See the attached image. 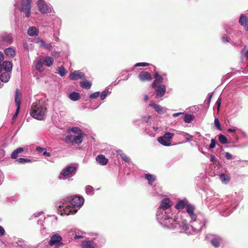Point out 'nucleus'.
Returning <instances> with one entry per match:
<instances>
[{"mask_svg": "<svg viewBox=\"0 0 248 248\" xmlns=\"http://www.w3.org/2000/svg\"><path fill=\"white\" fill-rule=\"evenodd\" d=\"M122 159L126 162H130V158L125 154L122 153L120 155Z\"/></svg>", "mask_w": 248, "mask_h": 248, "instance_id": "obj_41", "label": "nucleus"}, {"mask_svg": "<svg viewBox=\"0 0 248 248\" xmlns=\"http://www.w3.org/2000/svg\"><path fill=\"white\" fill-rule=\"evenodd\" d=\"M10 76L8 72H4L0 76V79L3 82H7L10 78Z\"/></svg>", "mask_w": 248, "mask_h": 248, "instance_id": "obj_25", "label": "nucleus"}, {"mask_svg": "<svg viewBox=\"0 0 248 248\" xmlns=\"http://www.w3.org/2000/svg\"><path fill=\"white\" fill-rule=\"evenodd\" d=\"M62 240V238L61 235L58 233H56L51 236L48 243L51 246L57 244L59 247L60 245H63L62 243L61 242Z\"/></svg>", "mask_w": 248, "mask_h": 248, "instance_id": "obj_7", "label": "nucleus"}, {"mask_svg": "<svg viewBox=\"0 0 248 248\" xmlns=\"http://www.w3.org/2000/svg\"><path fill=\"white\" fill-rule=\"evenodd\" d=\"M46 110V106L40 101L36 103H33L30 115L36 119L42 120L44 119Z\"/></svg>", "mask_w": 248, "mask_h": 248, "instance_id": "obj_2", "label": "nucleus"}, {"mask_svg": "<svg viewBox=\"0 0 248 248\" xmlns=\"http://www.w3.org/2000/svg\"><path fill=\"white\" fill-rule=\"evenodd\" d=\"M82 248H96V244L93 240H84L81 242Z\"/></svg>", "mask_w": 248, "mask_h": 248, "instance_id": "obj_13", "label": "nucleus"}, {"mask_svg": "<svg viewBox=\"0 0 248 248\" xmlns=\"http://www.w3.org/2000/svg\"><path fill=\"white\" fill-rule=\"evenodd\" d=\"M149 99V96L147 95H145L144 98V100L147 101Z\"/></svg>", "mask_w": 248, "mask_h": 248, "instance_id": "obj_59", "label": "nucleus"}, {"mask_svg": "<svg viewBox=\"0 0 248 248\" xmlns=\"http://www.w3.org/2000/svg\"><path fill=\"white\" fill-rule=\"evenodd\" d=\"M194 117L193 115L186 114L184 116V120L186 123H189L194 119Z\"/></svg>", "mask_w": 248, "mask_h": 248, "instance_id": "obj_35", "label": "nucleus"}, {"mask_svg": "<svg viewBox=\"0 0 248 248\" xmlns=\"http://www.w3.org/2000/svg\"><path fill=\"white\" fill-rule=\"evenodd\" d=\"M149 105L153 107L155 110L158 113H161L163 112V108L160 105L155 103L150 104Z\"/></svg>", "mask_w": 248, "mask_h": 248, "instance_id": "obj_28", "label": "nucleus"}, {"mask_svg": "<svg viewBox=\"0 0 248 248\" xmlns=\"http://www.w3.org/2000/svg\"><path fill=\"white\" fill-rule=\"evenodd\" d=\"M76 168L73 166H67L62 171L61 173L59 176L60 179H64V177L68 176L71 177L74 174L76 171Z\"/></svg>", "mask_w": 248, "mask_h": 248, "instance_id": "obj_6", "label": "nucleus"}, {"mask_svg": "<svg viewBox=\"0 0 248 248\" xmlns=\"http://www.w3.org/2000/svg\"><path fill=\"white\" fill-rule=\"evenodd\" d=\"M228 132H231V133H235V131H236V130L235 129H232V128H229L228 129Z\"/></svg>", "mask_w": 248, "mask_h": 248, "instance_id": "obj_55", "label": "nucleus"}, {"mask_svg": "<svg viewBox=\"0 0 248 248\" xmlns=\"http://www.w3.org/2000/svg\"><path fill=\"white\" fill-rule=\"evenodd\" d=\"M79 84L82 88L87 89H90L92 86L91 82L87 80L80 81Z\"/></svg>", "mask_w": 248, "mask_h": 248, "instance_id": "obj_24", "label": "nucleus"}, {"mask_svg": "<svg viewBox=\"0 0 248 248\" xmlns=\"http://www.w3.org/2000/svg\"><path fill=\"white\" fill-rule=\"evenodd\" d=\"M36 150L39 153H43V155L47 156H50L51 154L50 153L47 152L46 149L45 148H42L40 146H37L36 148Z\"/></svg>", "mask_w": 248, "mask_h": 248, "instance_id": "obj_29", "label": "nucleus"}, {"mask_svg": "<svg viewBox=\"0 0 248 248\" xmlns=\"http://www.w3.org/2000/svg\"><path fill=\"white\" fill-rule=\"evenodd\" d=\"M221 98H219L217 100V109L218 110L219 109L220 106L221 105Z\"/></svg>", "mask_w": 248, "mask_h": 248, "instance_id": "obj_51", "label": "nucleus"}, {"mask_svg": "<svg viewBox=\"0 0 248 248\" xmlns=\"http://www.w3.org/2000/svg\"><path fill=\"white\" fill-rule=\"evenodd\" d=\"M180 114H181V113H173L172 114V116L173 117H177V116H178Z\"/></svg>", "mask_w": 248, "mask_h": 248, "instance_id": "obj_58", "label": "nucleus"}, {"mask_svg": "<svg viewBox=\"0 0 248 248\" xmlns=\"http://www.w3.org/2000/svg\"><path fill=\"white\" fill-rule=\"evenodd\" d=\"M100 95V93L99 92H97L91 94L90 95V98L91 99H95L97 98Z\"/></svg>", "mask_w": 248, "mask_h": 248, "instance_id": "obj_44", "label": "nucleus"}, {"mask_svg": "<svg viewBox=\"0 0 248 248\" xmlns=\"http://www.w3.org/2000/svg\"><path fill=\"white\" fill-rule=\"evenodd\" d=\"M54 60L52 57H47L44 61V63L46 66H50L52 65Z\"/></svg>", "mask_w": 248, "mask_h": 248, "instance_id": "obj_33", "label": "nucleus"}, {"mask_svg": "<svg viewBox=\"0 0 248 248\" xmlns=\"http://www.w3.org/2000/svg\"><path fill=\"white\" fill-rule=\"evenodd\" d=\"M24 151V149L22 147H19L14 150L11 155V157L13 159H16L18 155Z\"/></svg>", "mask_w": 248, "mask_h": 248, "instance_id": "obj_19", "label": "nucleus"}, {"mask_svg": "<svg viewBox=\"0 0 248 248\" xmlns=\"http://www.w3.org/2000/svg\"><path fill=\"white\" fill-rule=\"evenodd\" d=\"M35 67L36 69L39 72H42L44 71V67L41 60H37L35 62Z\"/></svg>", "mask_w": 248, "mask_h": 248, "instance_id": "obj_30", "label": "nucleus"}, {"mask_svg": "<svg viewBox=\"0 0 248 248\" xmlns=\"http://www.w3.org/2000/svg\"><path fill=\"white\" fill-rule=\"evenodd\" d=\"M173 133L167 132L163 136L158 137L157 141L163 145L170 146L171 143L170 140L173 137Z\"/></svg>", "mask_w": 248, "mask_h": 248, "instance_id": "obj_5", "label": "nucleus"}, {"mask_svg": "<svg viewBox=\"0 0 248 248\" xmlns=\"http://www.w3.org/2000/svg\"><path fill=\"white\" fill-rule=\"evenodd\" d=\"M69 77L71 80H77L79 79H84L85 78V74L78 71H75L70 74Z\"/></svg>", "mask_w": 248, "mask_h": 248, "instance_id": "obj_10", "label": "nucleus"}, {"mask_svg": "<svg viewBox=\"0 0 248 248\" xmlns=\"http://www.w3.org/2000/svg\"><path fill=\"white\" fill-rule=\"evenodd\" d=\"M5 233V231L4 229V228L0 226V237H1L4 235Z\"/></svg>", "mask_w": 248, "mask_h": 248, "instance_id": "obj_50", "label": "nucleus"}, {"mask_svg": "<svg viewBox=\"0 0 248 248\" xmlns=\"http://www.w3.org/2000/svg\"><path fill=\"white\" fill-rule=\"evenodd\" d=\"M138 78L142 81H150L152 79L150 74L146 71L140 72L138 76Z\"/></svg>", "mask_w": 248, "mask_h": 248, "instance_id": "obj_11", "label": "nucleus"}, {"mask_svg": "<svg viewBox=\"0 0 248 248\" xmlns=\"http://www.w3.org/2000/svg\"><path fill=\"white\" fill-rule=\"evenodd\" d=\"M170 200L169 198H165L161 202L159 208L163 210H165L170 207Z\"/></svg>", "mask_w": 248, "mask_h": 248, "instance_id": "obj_14", "label": "nucleus"}, {"mask_svg": "<svg viewBox=\"0 0 248 248\" xmlns=\"http://www.w3.org/2000/svg\"><path fill=\"white\" fill-rule=\"evenodd\" d=\"M239 22L241 25L244 26L246 31H248V16L244 15L241 16Z\"/></svg>", "mask_w": 248, "mask_h": 248, "instance_id": "obj_16", "label": "nucleus"}, {"mask_svg": "<svg viewBox=\"0 0 248 248\" xmlns=\"http://www.w3.org/2000/svg\"><path fill=\"white\" fill-rule=\"evenodd\" d=\"M0 42L11 44L13 42V38L11 33L3 32L0 35Z\"/></svg>", "mask_w": 248, "mask_h": 248, "instance_id": "obj_8", "label": "nucleus"}, {"mask_svg": "<svg viewBox=\"0 0 248 248\" xmlns=\"http://www.w3.org/2000/svg\"><path fill=\"white\" fill-rule=\"evenodd\" d=\"M69 131L78 134V135H81L83 137H84L85 136V134L83 133L82 130L78 127H73Z\"/></svg>", "mask_w": 248, "mask_h": 248, "instance_id": "obj_22", "label": "nucleus"}, {"mask_svg": "<svg viewBox=\"0 0 248 248\" xmlns=\"http://www.w3.org/2000/svg\"><path fill=\"white\" fill-rule=\"evenodd\" d=\"M4 53L7 56L11 58H13L16 55L15 49L11 47L6 48Z\"/></svg>", "mask_w": 248, "mask_h": 248, "instance_id": "obj_20", "label": "nucleus"}, {"mask_svg": "<svg viewBox=\"0 0 248 248\" xmlns=\"http://www.w3.org/2000/svg\"><path fill=\"white\" fill-rule=\"evenodd\" d=\"M156 83H157V82H155V80H154L153 83L152 84V87L153 88H155L156 87Z\"/></svg>", "mask_w": 248, "mask_h": 248, "instance_id": "obj_53", "label": "nucleus"}, {"mask_svg": "<svg viewBox=\"0 0 248 248\" xmlns=\"http://www.w3.org/2000/svg\"><path fill=\"white\" fill-rule=\"evenodd\" d=\"M228 37H222V40L223 42H228Z\"/></svg>", "mask_w": 248, "mask_h": 248, "instance_id": "obj_56", "label": "nucleus"}, {"mask_svg": "<svg viewBox=\"0 0 248 248\" xmlns=\"http://www.w3.org/2000/svg\"><path fill=\"white\" fill-rule=\"evenodd\" d=\"M210 160L211 162L215 163L217 161V158L214 155H211L210 157Z\"/></svg>", "mask_w": 248, "mask_h": 248, "instance_id": "obj_52", "label": "nucleus"}, {"mask_svg": "<svg viewBox=\"0 0 248 248\" xmlns=\"http://www.w3.org/2000/svg\"><path fill=\"white\" fill-rule=\"evenodd\" d=\"M216 144V141L215 139H212L211 140V143L210 144L209 149H213L215 147Z\"/></svg>", "mask_w": 248, "mask_h": 248, "instance_id": "obj_45", "label": "nucleus"}, {"mask_svg": "<svg viewBox=\"0 0 248 248\" xmlns=\"http://www.w3.org/2000/svg\"><path fill=\"white\" fill-rule=\"evenodd\" d=\"M164 221L165 222V225H166L167 227L169 228H173L175 227V224L176 223V220H175L173 218L166 216L164 218Z\"/></svg>", "mask_w": 248, "mask_h": 248, "instance_id": "obj_12", "label": "nucleus"}, {"mask_svg": "<svg viewBox=\"0 0 248 248\" xmlns=\"http://www.w3.org/2000/svg\"><path fill=\"white\" fill-rule=\"evenodd\" d=\"M245 56L247 58H248V50L246 52Z\"/></svg>", "mask_w": 248, "mask_h": 248, "instance_id": "obj_62", "label": "nucleus"}, {"mask_svg": "<svg viewBox=\"0 0 248 248\" xmlns=\"http://www.w3.org/2000/svg\"><path fill=\"white\" fill-rule=\"evenodd\" d=\"M3 60V54L0 52V62L2 61Z\"/></svg>", "mask_w": 248, "mask_h": 248, "instance_id": "obj_54", "label": "nucleus"}, {"mask_svg": "<svg viewBox=\"0 0 248 248\" xmlns=\"http://www.w3.org/2000/svg\"><path fill=\"white\" fill-rule=\"evenodd\" d=\"M221 239L219 237L214 238L211 240V243L213 247L217 248L220 246V243Z\"/></svg>", "mask_w": 248, "mask_h": 248, "instance_id": "obj_27", "label": "nucleus"}, {"mask_svg": "<svg viewBox=\"0 0 248 248\" xmlns=\"http://www.w3.org/2000/svg\"><path fill=\"white\" fill-rule=\"evenodd\" d=\"M149 65V63L147 62H139L136 64V66H147Z\"/></svg>", "mask_w": 248, "mask_h": 248, "instance_id": "obj_48", "label": "nucleus"}, {"mask_svg": "<svg viewBox=\"0 0 248 248\" xmlns=\"http://www.w3.org/2000/svg\"><path fill=\"white\" fill-rule=\"evenodd\" d=\"M225 157L228 160H230L232 158V155L230 153L228 152H226L225 154Z\"/></svg>", "mask_w": 248, "mask_h": 248, "instance_id": "obj_49", "label": "nucleus"}, {"mask_svg": "<svg viewBox=\"0 0 248 248\" xmlns=\"http://www.w3.org/2000/svg\"><path fill=\"white\" fill-rule=\"evenodd\" d=\"M69 98L73 101H77L80 99V94L77 92L72 93L69 96Z\"/></svg>", "mask_w": 248, "mask_h": 248, "instance_id": "obj_31", "label": "nucleus"}, {"mask_svg": "<svg viewBox=\"0 0 248 248\" xmlns=\"http://www.w3.org/2000/svg\"><path fill=\"white\" fill-rule=\"evenodd\" d=\"M108 90H105L104 91H103L101 94V96H100V99L102 100H103L106 97V96L108 95Z\"/></svg>", "mask_w": 248, "mask_h": 248, "instance_id": "obj_43", "label": "nucleus"}, {"mask_svg": "<svg viewBox=\"0 0 248 248\" xmlns=\"http://www.w3.org/2000/svg\"><path fill=\"white\" fill-rule=\"evenodd\" d=\"M159 76L157 72H155L154 73V77L155 78H157Z\"/></svg>", "mask_w": 248, "mask_h": 248, "instance_id": "obj_57", "label": "nucleus"}, {"mask_svg": "<svg viewBox=\"0 0 248 248\" xmlns=\"http://www.w3.org/2000/svg\"><path fill=\"white\" fill-rule=\"evenodd\" d=\"M156 95L158 97H161L164 96L166 92V86L161 84L158 86L156 89Z\"/></svg>", "mask_w": 248, "mask_h": 248, "instance_id": "obj_15", "label": "nucleus"}, {"mask_svg": "<svg viewBox=\"0 0 248 248\" xmlns=\"http://www.w3.org/2000/svg\"><path fill=\"white\" fill-rule=\"evenodd\" d=\"M219 178L222 181H224L225 183H227L230 181L229 177L224 173H221L219 175Z\"/></svg>", "mask_w": 248, "mask_h": 248, "instance_id": "obj_37", "label": "nucleus"}, {"mask_svg": "<svg viewBox=\"0 0 248 248\" xmlns=\"http://www.w3.org/2000/svg\"><path fill=\"white\" fill-rule=\"evenodd\" d=\"M66 204L63 203L62 205L59 206L60 211L61 209H63V213L61 215L65 214L68 215L69 214H74L77 213L78 210L76 207H79L82 205L84 202V199L79 196H70L67 197L65 200Z\"/></svg>", "mask_w": 248, "mask_h": 248, "instance_id": "obj_1", "label": "nucleus"}, {"mask_svg": "<svg viewBox=\"0 0 248 248\" xmlns=\"http://www.w3.org/2000/svg\"><path fill=\"white\" fill-rule=\"evenodd\" d=\"M83 137L81 135H68L65 139V142L67 144H71L72 145L80 144L83 141Z\"/></svg>", "mask_w": 248, "mask_h": 248, "instance_id": "obj_3", "label": "nucleus"}, {"mask_svg": "<svg viewBox=\"0 0 248 248\" xmlns=\"http://www.w3.org/2000/svg\"><path fill=\"white\" fill-rule=\"evenodd\" d=\"M214 123H215V125L216 128L217 129H218L219 130H222L221 127V125L220 124V123H219L218 119L215 118V121H214Z\"/></svg>", "mask_w": 248, "mask_h": 248, "instance_id": "obj_40", "label": "nucleus"}, {"mask_svg": "<svg viewBox=\"0 0 248 248\" xmlns=\"http://www.w3.org/2000/svg\"><path fill=\"white\" fill-rule=\"evenodd\" d=\"M149 118H150V116H148V118H147V121H148V120H149ZM143 120L144 121H146V117H143Z\"/></svg>", "mask_w": 248, "mask_h": 248, "instance_id": "obj_63", "label": "nucleus"}, {"mask_svg": "<svg viewBox=\"0 0 248 248\" xmlns=\"http://www.w3.org/2000/svg\"><path fill=\"white\" fill-rule=\"evenodd\" d=\"M15 101L16 105V108H20L21 94L18 89L16 90Z\"/></svg>", "mask_w": 248, "mask_h": 248, "instance_id": "obj_18", "label": "nucleus"}, {"mask_svg": "<svg viewBox=\"0 0 248 248\" xmlns=\"http://www.w3.org/2000/svg\"><path fill=\"white\" fill-rule=\"evenodd\" d=\"M82 236H78V235H75V239H79V238H82Z\"/></svg>", "mask_w": 248, "mask_h": 248, "instance_id": "obj_60", "label": "nucleus"}, {"mask_svg": "<svg viewBox=\"0 0 248 248\" xmlns=\"http://www.w3.org/2000/svg\"><path fill=\"white\" fill-rule=\"evenodd\" d=\"M212 94H211V95L210 96V98H209V100H208V102H210V99H211V97H212Z\"/></svg>", "mask_w": 248, "mask_h": 248, "instance_id": "obj_64", "label": "nucleus"}, {"mask_svg": "<svg viewBox=\"0 0 248 248\" xmlns=\"http://www.w3.org/2000/svg\"><path fill=\"white\" fill-rule=\"evenodd\" d=\"M155 80V82H157V83H161L163 82V78L161 76L159 75Z\"/></svg>", "mask_w": 248, "mask_h": 248, "instance_id": "obj_47", "label": "nucleus"}, {"mask_svg": "<svg viewBox=\"0 0 248 248\" xmlns=\"http://www.w3.org/2000/svg\"><path fill=\"white\" fill-rule=\"evenodd\" d=\"M195 208L191 205H187L186 206V211L192 219L196 218V216L194 214Z\"/></svg>", "mask_w": 248, "mask_h": 248, "instance_id": "obj_21", "label": "nucleus"}, {"mask_svg": "<svg viewBox=\"0 0 248 248\" xmlns=\"http://www.w3.org/2000/svg\"><path fill=\"white\" fill-rule=\"evenodd\" d=\"M58 73L62 77H63L65 75L66 71L63 66H61L59 67Z\"/></svg>", "mask_w": 248, "mask_h": 248, "instance_id": "obj_38", "label": "nucleus"}, {"mask_svg": "<svg viewBox=\"0 0 248 248\" xmlns=\"http://www.w3.org/2000/svg\"><path fill=\"white\" fill-rule=\"evenodd\" d=\"M38 30L35 27H30L27 31L28 34L30 36H33L37 35Z\"/></svg>", "mask_w": 248, "mask_h": 248, "instance_id": "obj_23", "label": "nucleus"}, {"mask_svg": "<svg viewBox=\"0 0 248 248\" xmlns=\"http://www.w3.org/2000/svg\"><path fill=\"white\" fill-rule=\"evenodd\" d=\"M96 160L101 165H105L107 164L108 162V159L104 155H97L96 158Z\"/></svg>", "mask_w": 248, "mask_h": 248, "instance_id": "obj_17", "label": "nucleus"}, {"mask_svg": "<svg viewBox=\"0 0 248 248\" xmlns=\"http://www.w3.org/2000/svg\"><path fill=\"white\" fill-rule=\"evenodd\" d=\"M93 189V187L91 186H88L87 188H86V189L87 190H92Z\"/></svg>", "mask_w": 248, "mask_h": 248, "instance_id": "obj_61", "label": "nucleus"}, {"mask_svg": "<svg viewBox=\"0 0 248 248\" xmlns=\"http://www.w3.org/2000/svg\"><path fill=\"white\" fill-rule=\"evenodd\" d=\"M20 108H18V107L16 108V112L14 114V115L13 116V118H12V120L13 121H14L15 120H16V119L17 116L18 114Z\"/></svg>", "mask_w": 248, "mask_h": 248, "instance_id": "obj_46", "label": "nucleus"}, {"mask_svg": "<svg viewBox=\"0 0 248 248\" xmlns=\"http://www.w3.org/2000/svg\"><path fill=\"white\" fill-rule=\"evenodd\" d=\"M185 206V203L184 202L180 201L175 205V208L177 209H183Z\"/></svg>", "mask_w": 248, "mask_h": 248, "instance_id": "obj_39", "label": "nucleus"}, {"mask_svg": "<svg viewBox=\"0 0 248 248\" xmlns=\"http://www.w3.org/2000/svg\"><path fill=\"white\" fill-rule=\"evenodd\" d=\"M16 161L20 163H24L26 162H31L30 159L28 158H20L16 160Z\"/></svg>", "mask_w": 248, "mask_h": 248, "instance_id": "obj_42", "label": "nucleus"}, {"mask_svg": "<svg viewBox=\"0 0 248 248\" xmlns=\"http://www.w3.org/2000/svg\"><path fill=\"white\" fill-rule=\"evenodd\" d=\"M218 140L221 143L223 144H227L228 142L227 138L222 134L218 136Z\"/></svg>", "mask_w": 248, "mask_h": 248, "instance_id": "obj_36", "label": "nucleus"}, {"mask_svg": "<svg viewBox=\"0 0 248 248\" xmlns=\"http://www.w3.org/2000/svg\"><path fill=\"white\" fill-rule=\"evenodd\" d=\"M31 0H22L20 11L24 12L26 17H29L31 15Z\"/></svg>", "mask_w": 248, "mask_h": 248, "instance_id": "obj_4", "label": "nucleus"}, {"mask_svg": "<svg viewBox=\"0 0 248 248\" xmlns=\"http://www.w3.org/2000/svg\"><path fill=\"white\" fill-rule=\"evenodd\" d=\"M39 11L42 14H47L49 12V7L44 0H39L38 1Z\"/></svg>", "mask_w": 248, "mask_h": 248, "instance_id": "obj_9", "label": "nucleus"}, {"mask_svg": "<svg viewBox=\"0 0 248 248\" xmlns=\"http://www.w3.org/2000/svg\"><path fill=\"white\" fill-rule=\"evenodd\" d=\"M40 45L41 46L48 49L49 50H52L53 47L50 44L46 43L44 41L40 40L39 41Z\"/></svg>", "mask_w": 248, "mask_h": 248, "instance_id": "obj_32", "label": "nucleus"}, {"mask_svg": "<svg viewBox=\"0 0 248 248\" xmlns=\"http://www.w3.org/2000/svg\"><path fill=\"white\" fill-rule=\"evenodd\" d=\"M145 178L146 180L148 181L149 184L150 185H152L153 184V183L155 181V177L153 175L150 174H145Z\"/></svg>", "mask_w": 248, "mask_h": 248, "instance_id": "obj_34", "label": "nucleus"}, {"mask_svg": "<svg viewBox=\"0 0 248 248\" xmlns=\"http://www.w3.org/2000/svg\"><path fill=\"white\" fill-rule=\"evenodd\" d=\"M3 68L7 72H10L12 69V63L10 62H3Z\"/></svg>", "mask_w": 248, "mask_h": 248, "instance_id": "obj_26", "label": "nucleus"}]
</instances>
